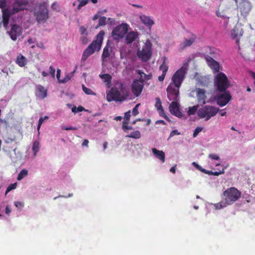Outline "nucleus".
Here are the masks:
<instances>
[{"instance_id": "31", "label": "nucleus", "mask_w": 255, "mask_h": 255, "mask_svg": "<svg viewBox=\"0 0 255 255\" xmlns=\"http://www.w3.org/2000/svg\"><path fill=\"white\" fill-rule=\"evenodd\" d=\"M100 77L105 82H107L108 85L111 84L112 77L108 74L100 75Z\"/></svg>"}, {"instance_id": "51", "label": "nucleus", "mask_w": 255, "mask_h": 255, "mask_svg": "<svg viewBox=\"0 0 255 255\" xmlns=\"http://www.w3.org/2000/svg\"><path fill=\"white\" fill-rule=\"evenodd\" d=\"M122 128L124 131H126V130L132 129L133 128L131 126H128L127 125H123Z\"/></svg>"}, {"instance_id": "33", "label": "nucleus", "mask_w": 255, "mask_h": 255, "mask_svg": "<svg viewBox=\"0 0 255 255\" xmlns=\"http://www.w3.org/2000/svg\"><path fill=\"white\" fill-rule=\"evenodd\" d=\"M198 106H194L191 107L189 108V110L188 111V114L189 115H194L197 111L198 108Z\"/></svg>"}, {"instance_id": "10", "label": "nucleus", "mask_w": 255, "mask_h": 255, "mask_svg": "<svg viewBox=\"0 0 255 255\" xmlns=\"http://www.w3.org/2000/svg\"><path fill=\"white\" fill-rule=\"evenodd\" d=\"M35 16L38 22H44L48 18L47 4L43 2L38 7V10L35 12Z\"/></svg>"}, {"instance_id": "40", "label": "nucleus", "mask_w": 255, "mask_h": 255, "mask_svg": "<svg viewBox=\"0 0 255 255\" xmlns=\"http://www.w3.org/2000/svg\"><path fill=\"white\" fill-rule=\"evenodd\" d=\"M17 186V183H14L10 184L9 186H8L6 188L5 194H7L8 192H10L11 190H13L16 188Z\"/></svg>"}, {"instance_id": "5", "label": "nucleus", "mask_w": 255, "mask_h": 255, "mask_svg": "<svg viewBox=\"0 0 255 255\" xmlns=\"http://www.w3.org/2000/svg\"><path fill=\"white\" fill-rule=\"evenodd\" d=\"M104 34V31L99 32L96 36V39L94 40L84 51L82 61H85L90 55L93 54L95 51L100 50L103 42Z\"/></svg>"}, {"instance_id": "26", "label": "nucleus", "mask_w": 255, "mask_h": 255, "mask_svg": "<svg viewBox=\"0 0 255 255\" xmlns=\"http://www.w3.org/2000/svg\"><path fill=\"white\" fill-rule=\"evenodd\" d=\"M136 72L139 75V80L142 81L143 83L144 82L149 80L151 79L152 75L151 74H149L146 75L144 74L142 71L140 70H136Z\"/></svg>"}, {"instance_id": "38", "label": "nucleus", "mask_w": 255, "mask_h": 255, "mask_svg": "<svg viewBox=\"0 0 255 255\" xmlns=\"http://www.w3.org/2000/svg\"><path fill=\"white\" fill-rule=\"evenodd\" d=\"M83 91L87 95H95V94L89 88H87L85 85H82Z\"/></svg>"}, {"instance_id": "43", "label": "nucleus", "mask_w": 255, "mask_h": 255, "mask_svg": "<svg viewBox=\"0 0 255 255\" xmlns=\"http://www.w3.org/2000/svg\"><path fill=\"white\" fill-rule=\"evenodd\" d=\"M159 69L160 70H162L163 74H166L168 70V66L167 65H161L160 66Z\"/></svg>"}, {"instance_id": "45", "label": "nucleus", "mask_w": 255, "mask_h": 255, "mask_svg": "<svg viewBox=\"0 0 255 255\" xmlns=\"http://www.w3.org/2000/svg\"><path fill=\"white\" fill-rule=\"evenodd\" d=\"M209 157L211 159H214V160H218L220 159V157L219 156H218L217 155L215 154H209Z\"/></svg>"}, {"instance_id": "22", "label": "nucleus", "mask_w": 255, "mask_h": 255, "mask_svg": "<svg viewBox=\"0 0 255 255\" xmlns=\"http://www.w3.org/2000/svg\"><path fill=\"white\" fill-rule=\"evenodd\" d=\"M16 147H14L9 150H5V152L7 153V155L9 156L13 162H17L19 158L18 153H16Z\"/></svg>"}, {"instance_id": "17", "label": "nucleus", "mask_w": 255, "mask_h": 255, "mask_svg": "<svg viewBox=\"0 0 255 255\" xmlns=\"http://www.w3.org/2000/svg\"><path fill=\"white\" fill-rule=\"evenodd\" d=\"M169 111L172 115L180 118L182 117L183 115L180 111L177 102H171L169 105Z\"/></svg>"}, {"instance_id": "42", "label": "nucleus", "mask_w": 255, "mask_h": 255, "mask_svg": "<svg viewBox=\"0 0 255 255\" xmlns=\"http://www.w3.org/2000/svg\"><path fill=\"white\" fill-rule=\"evenodd\" d=\"M139 106H140V104H137L136 105V106L133 109L132 112L133 116H136L138 114L139 112H138V108Z\"/></svg>"}, {"instance_id": "19", "label": "nucleus", "mask_w": 255, "mask_h": 255, "mask_svg": "<svg viewBox=\"0 0 255 255\" xmlns=\"http://www.w3.org/2000/svg\"><path fill=\"white\" fill-rule=\"evenodd\" d=\"M36 96L41 99H43L47 97V90L43 86L40 85L36 86Z\"/></svg>"}, {"instance_id": "13", "label": "nucleus", "mask_w": 255, "mask_h": 255, "mask_svg": "<svg viewBox=\"0 0 255 255\" xmlns=\"http://www.w3.org/2000/svg\"><path fill=\"white\" fill-rule=\"evenodd\" d=\"M8 33L12 40H16L17 37L19 36L22 33L21 27L17 25L13 24L11 26V29Z\"/></svg>"}, {"instance_id": "21", "label": "nucleus", "mask_w": 255, "mask_h": 255, "mask_svg": "<svg viewBox=\"0 0 255 255\" xmlns=\"http://www.w3.org/2000/svg\"><path fill=\"white\" fill-rule=\"evenodd\" d=\"M196 38V36L194 34H192L189 39H186L184 42L180 45V50H183L185 48L190 46L194 42Z\"/></svg>"}, {"instance_id": "62", "label": "nucleus", "mask_w": 255, "mask_h": 255, "mask_svg": "<svg viewBox=\"0 0 255 255\" xmlns=\"http://www.w3.org/2000/svg\"><path fill=\"white\" fill-rule=\"evenodd\" d=\"M159 124L166 125V123L163 120H158L155 122V124Z\"/></svg>"}, {"instance_id": "11", "label": "nucleus", "mask_w": 255, "mask_h": 255, "mask_svg": "<svg viewBox=\"0 0 255 255\" xmlns=\"http://www.w3.org/2000/svg\"><path fill=\"white\" fill-rule=\"evenodd\" d=\"M129 26L127 23H122L115 27L112 32V36L115 40L123 38L127 34Z\"/></svg>"}, {"instance_id": "32", "label": "nucleus", "mask_w": 255, "mask_h": 255, "mask_svg": "<svg viewBox=\"0 0 255 255\" xmlns=\"http://www.w3.org/2000/svg\"><path fill=\"white\" fill-rule=\"evenodd\" d=\"M28 175V171L25 169H22L18 174L17 180H21Z\"/></svg>"}, {"instance_id": "55", "label": "nucleus", "mask_w": 255, "mask_h": 255, "mask_svg": "<svg viewBox=\"0 0 255 255\" xmlns=\"http://www.w3.org/2000/svg\"><path fill=\"white\" fill-rule=\"evenodd\" d=\"M162 59H163V62L161 65H168V60H167V58H166L165 57H163L162 58Z\"/></svg>"}, {"instance_id": "49", "label": "nucleus", "mask_w": 255, "mask_h": 255, "mask_svg": "<svg viewBox=\"0 0 255 255\" xmlns=\"http://www.w3.org/2000/svg\"><path fill=\"white\" fill-rule=\"evenodd\" d=\"M224 168L223 169L222 171H216V172H213L212 175H215V176H219L220 174H224Z\"/></svg>"}, {"instance_id": "34", "label": "nucleus", "mask_w": 255, "mask_h": 255, "mask_svg": "<svg viewBox=\"0 0 255 255\" xmlns=\"http://www.w3.org/2000/svg\"><path fill=\"white\" fill-rule=\"evenodd\" d=\"M107 22V18L105 16H101L99 18V24L97 26H101L105 25Z\"/></svg>"}, {"instance_id": "59", "label": "nucleus", "mask_w": 255, "mask_h": 255, "mask_svg": "<svg viewBox=\"0 0 255 255\" xmlns=\"http://www.w3.org/2000/svg\"><path fill=\"white\" fill-rule=\"evenodd\" d=\"M176 166V164H175L174 166L171 167V168L170 169V171L174 174L175 173Z\"/></svg>"}, {"instance_id": "3", "label": "nucleus", "mask_w": 255, "mask_h": 255, "mask_svg": "<svg viewBox=\"0 0 255 255\" xmlns=\"http://www.w3.org/2000/svg\"><path fill=\"white\" fill-rule=\"evenodd\" d=\"M187 65L184 64L172 76V81L173 83H171L166 89L169 100L176 102L179 101V89L187 73Z\"/></svg>"}, {"instance_id": "57", "label": "nucleus", "mask_w": 255, "mask_h": 255, "mask_svg": "<svg viewBox=\"0 0 255 255\" xmlns=\"http://www.w3.org/2000/svg\"><path fill=\"white\" fill-rule=\"evenodd\" d=\"M14 140L11 138H7L6 139H4V141L6 143H10L13 142Z\"/></svg>"}, {"instance_id": "16", "label": "nucleus", "mask_w": 255, "mask_h": 255, "mask_svg": "<svg viewBox=\"0 0 255 255\" xmlns=\"http://www.w3.org/2000/svg\"><path fill=\"white\" fill-rule=\"evenodd\" d=\"M227 205V203L223 200L217 204H213L210 203H207L206 204V207L208 210L211 211L214 210H220L226 207Z\"/></svg>"}, {"instance_id": "18", "label": "nucleus", "mask_w": 255, "mask_h": 255, "mask_svg": "<svg viewBox=\"0 0 255 255\" xmlns=\"http://www.w3.org/2000/svg\"><path fill=\"white\" fill-rule=\"evenodd\" d=\"M196 91L198 103L201 106H202L206 103L205 91L200 88L197 89Z\"/></svg>"}, {"instance_id": "61", "label": "nucleus", "mask_w": 255, "mask_h": 255, "mask_svg": "<svg viewBox=\"0 0 255 255\" xmlns=\"http://www.w3.org/2000/svg\"><path fill=\"white\" fill-rule=\"evenodd\" d=\"M60 70L57 69L56 77L59 82H60V81H61V80L60 79Z\"/></svg>"}, {"instance_id": "63", "label": "nucleus", "mask_w": 255, "mask_h": 255, "mask_svg": "<svg viewBox=\"0 0 255 255\" xmlns=\"http://www.w3.org/2000/svg\"><path fill=\"white\" fill-rule=\"evenodd\" d=\"M107 21L108 22V23H110V24H112L114 21V19H113V18H108V19L107 20Z\"/></svg>"}, {"instance_id": "8", "label": "nucleus", "mask_w": 255, "mask_h": 255, "mask_svg": "<svg viewBox=\"0 0 255 255\" xmlns=\"http://www.w3.org/2000/svg\"><path fill=\"white\" fill-rule=\"evenodd\" d=\"M152 44L149 39H147L143 46L141 50H138L137 55L139 58L144 61H147L151 57L152 54Z\"/></svg>"}, {"instance_id": "25", "label": "nucleus", "mask_w": 255, "mask_h": 255, "mask_svg": "<svg viewBox=\"0 0 255 255\" xmlns=\"http://www.w3.org/2000/svg\"><path fill=\"white\" fill-rule=\"evenodd\" d=\"M112 51V47L107 44L104 48L103 54L102 55V59L103 62L107 61V58L110 56V53Z\"/></svg>"}, {"instance_id": "56", "label": "nucleus", "mask_w": 255, "mask_h": 255, "mask_svg": "<svg viewBox=\"0 0 255 255\" xmlns=\"http://www.w3.org/2000/svg\"><path fill=\"white\" fill-rule=\"evenodd\" d=\"M165 75H166V74H163V73H162L161 75H160V76H159L158 77V80H159V81H160V82L163 81L164 80V78H165Z\"/></svg>"}, {"instance_id": "29", "label": "nucleus", "mask_w": 255, "mask_h": 255, "mask_svg": "<svg viewBox=\"0 0 255 255\" xmlns=\"http://www.w3.org/2000/svg\"><path fill=\"white\" fill-rule=\"evenodd\" d=\"M156 103H155V107L156 108L157 111H158L159 115H161V113H163L164 114V111L161 105V102L159 98H156Z\"/></svg>"}, {"instance_id": "9", "label": "nucleus", "mask_w": 255, "mask_h": 255, "mask_svg": "<svg viewBox=\"0 0 255 255\" xmlns=\"http://www.w3.org/2000/svg\"><path fill=\"white\" fill-rule=\"evenodd\" d=\"M211 56L205 55V59L209 67L213 70L214 73H218L220 70V65L218 62L214 59H218L219 55L216 51L210 52Z\"/></svg>"}, {"instance_id": "52", "label": "nucleus", "mask_w": 255, "mask_h": 255, "mask_svg": "<svg viewBox=\"0 0 255 255\" xmlns=\"http://www.w3.org/2000/svg\"><path fill=\"white\" fill-rule=\"evenodd\" d=\"M11 211V210L10 207L8 205H7L5 209V213L6 215H9V214L10 213Z\"/></svg>"}, {"instance_id": "46", "label": "nucleus", "mask_w": 255, "mask_h": 255, "mask_svg": "<svg viewBox=\"0 0 255 255\" xmlns=\"http://www.w3.org/2000/svg\"><path fill=\"white\" fill-rule=\"evenodd\" d=\"M80 31L81 34L87 35V29L85 28L84 26H81L80 27Z\"/></svg>"}, {"instance_id": "64", "label": "nucleus", "mask_w": 255, "mask_h": 255, "mask_svg": "<svg viewBox=\"0 0 255 255\" xmlns=\"http://www.w3.org/2000/svg\"><path fill=\"white\" fill-rule=\"evenodd\" d=\"M84 108L83 107H82V106H79V107L77 108V112H82V111H84Z\"/></svg>"}, {"instance_id": "44", "label": "nucleus", "mask_w": 255, "mask_h": 255, "mask_svg": "<svg viewBox=\"0 0 255 255\" xmlns=\"http://www.w3.org/2000/svg\"><path fill=\"white\" fill-rule=\"evenodd\" d=\"M61 127L62 129H64V130H77V128L76 127H65L64 126H62Z\"/></svg>"}, {"instance_id": "7", "label": "nucleus", "mask_w": 255, "mask_h": 255, "mask_svg": "<svg viewBox=\"0 0 255 255\" xmlns=\"http://www.w3.org/2000/svg\"><path fill=\"white\" fill-rule=\"evenodd\" d=\"M224 200L228 205L236 201L241 196V192L235 187L228 188L223 193Z\"/></svg>"}, {"instance_id": "15", "label": "nucleus", "mask_w": 255, "mask_h": 255, "mask_svg": "<svg viewBox=\"0 0 255 255\" xmlns=\"http://www.w3.org/2000/svg\"><path fill=\"white\" fill-rule=\"evenodd\" d=\"M143 83L140 80H134L132 85V92L136 96L138 97L142 92Z\"/></svg>"}, {"instance_id": "14", "label": "nucleus", "mask_w": 255, "mask_h": 255, "mask_svg": "<svg viewBox=\"0 0 255 255\" xmlns=\"http://www.w3.org/2000/svg\"><path fill=\"white\" fill-rule=\"evenodd\" d=\"M243 29L241 24H237L231 32V35L232 38L236 39V42L238 43L240 38L243 35Z\"/></svg>"}, {"instance_id": "60", "label": "nucleus", "mask_w": 255, "mask_h": 255, "mask_svg": "<svg viewBox=\"0 0 255 255\" xmlns=\"http://www.w3.org/2000/svg\"><path fill=\"white\" fill-rule=\"evenodd\" d=\"M0 123L4 124L6 128L8 127V123L6 121L4 120L0 119Z\"/></svg>"}, {"instance_id": "20", "label": "nucleus", "mask_w": 255, "mask_h": 255, "mask_svg": "<svg viewBox=\"0 0 255 255\" xmlns=\"http://www.w3.org/2000/svg\"><path fill=\"white\" fill-rule=\"evenodd\" d=\"M138 36V33L136 31H130L128 32L126 37V42L127 44H130L135 41Z\"/></svg>"}, {"instance_id": "12", "label": "nucleus", "mask_w": 255, "mask_h": 255, "mask_svg": "<svg viewBox=\"0 0 255 255\" xmlns=\"http://www.w3.org/2000/svg\"><path fill=\"white\" fill-rule=\"evenodd\" d=\"M252 8V4L248 0H242L239 4V9L241 14L246 17L248 15Z\"/></svg>"}, {"instance_id": "24", "label": "nucleus", "mask_w": 255, "mask_h": 255, "mask_svg": "<svg viewBox=\"0 0 255 255\" xmlns=\"http://www.w3.org/2000/svg\"><path fill=\"white\" fill-rule=\"evenodd\" d=\"M139 18L142 22L147 27H150L154 24L153 20L149 16L141 15Z\"/></svg>"}, {"instance_id": "30", "label": "nucleus", "mask_w": 255, "mask_h": 255, "mask_svg": "<svg viewBox=\"0 0 255 255\" xmlns=\"http://www.w3.org/2000/svg\"><path fill=\"white\" fill-rule=\"evenodd\" d=\"M126 137L134 139H138L141 137V134L139 131L135 130L130 132L129 134L127 135Z\"/></svg>"}, {"instance_id": "6", "label": "nucleus", "mask_w": 255, "mask_h": 255, "mask_svg": "<svg viewBox=\"0 0 255 255\" xmlns=\"http://www.w3.org/2000/svg\"><path fill=\"white\" fill-rule=\"evenodd\" d=\"M220 111V109L217 107L207 105L200 108L197 111V115L201 119L205 118V120L207 121L216 116Z\"/></svg>"}, {"instance_id": "48", "label": "nucleus", "mask_w": 255, "mask_h": 255, "mask_svg": "<svg viewBox=\"0 0 255 255\" xmlns=\"http://www.w3.org/2000/svg\"><path fill=\"white\" fill-rule=\"evenodd\" d=\"M130 111H129L125 114V119L126 120L128 121H129L130 117Z\"/></svg>"}, {"instance_id": "28", "label": "nucleus", "mask_w": 255, "mask_h": 255, "mask_svg": "<svg viewBox=\"0 0 255 255\" xmlns=\"http://www.w3.org/2000/svg\"><path fill=\"white\" fill-rule=\"evenodd\" d=\"M16 63L20 67H23L26 63V59L24 56L20 54L17 57Z\"/></svg>"}, {"instance_id": "2", "label": "nucleus", "mask_w": 255, "mask_h": 255, "mask_svg": "<svg viewBox=\"0 0 255 255\" xmlns=\"http://www.w3.org/2000/svg\"><path fill=\"white\" fill-rule=\"evenodd\" d=\"M214 84L218 91L224 92V93L214 96V100L217 102L218 105L223 107L227 105L232 99L229 92L226 91L229 86V82L226 75L221 72L216 75Z\"/></svg>"}, {"instance_id": "36", "label": "nucleus", "mask_w": 255, "mask_h": 255, "mask_svg": "<svg viewBox=\"0 0 255 255\" xmlns=\"http://www.w3.org/2000/svg\"><path fill=\"white\" fill-rule=\"evenodd\" d=\"M48 118L49 117L48 116H45L44 117H40L39 118L38 124L37 126V130L38 131L42 123L45 121V120L48 119Z\"/></svg>"}, {"instance_id": "47", "label": "nucleus", "mask_w": 255, "mask_h": 255, "mask_svg": "<svg viewBox=\"0 0 255 255\" xmlns=\"http://www.w3.org/2000/svg\"><path fill=\"white\" fill-rule=\"evenodd\" d=\"M49 72H50V74H51V76L54 78V76H55V69L54 67H53L52 66H50L49 67Z\"/></svg>"}, {"instance_id": "41", "label": "nucleus", "mask_w": 255, "mask_h": 255, "mask_svg": "<svg viewBox=\"0 0 255 255\" xmlns=\"http://www.w3.org/2000/svg\"><path fill=\"white\" fill-rule=\"evenodd\" d=\"M72 77V74H69L68 75H67L64 79L60 81V82L62 83H66L68 82L71 78Z\"/></svg>"}, {"instance_id": "58", "label": "nucleus", "mask_w": 255, "mask_h": 255, "mask_svg": "<svg viewBox=\"0 0 255 255\" xmlns=\"http://www.w3.org/2000/svg\"><path fill=\"white\" fill-rule=\"evenodd\" d=\"M89 141L87 139H84L82 145L83 146H88Z\"/></svg>"}, {"instance_id": "50", "label": "nucleus", "mask_w": 255, "mask_h": 255, "mask_svg": "<svg viewBox=\"0 0 255 255\" xmlns=\"http://www.w3.org/2000/svg\"><path fill=\"white\" fill-rule=\"evenodd\" d=\"M179 134H180V133L177 130L174 129L171 132V133L170 134V137L173 136L175 135H179Z\"/></svg>"}, {"instance_id": "23", "label": "nucleus", "mask_w": 255, "mask_h": 255, "mask_svg": "<svg viewBox=\"0 0 255 255\" xmlns=\"http://www.w3.org/2000/svg\"><path fill=\"white\" fill-rule=\"evenodd\" d=\"M152 152L154 155L158 159H159L161 162H165V153L162 150H158L155 148L151 149Z\"/></svg>"}, {"instance_id": "27", "label": "nucleus", "mask_w": 255, "mask_h": 255, "mask_svg": "<svg viewBox=\"0 0 255 255\" xmlns=\"http://www.w3.org/2000/svg\"><path fill=\"white\" fill-rule=\"evenodd\" d=\"M40 142L38 140H35L32 144V150L33 152L34 157H36L38 152L40 150Z\"/></svg>"}, {"instance_id": "53", "label": "nucleus", "mask_w": 255, "mask_h": 255, "mask_svg": "<svg viewBox=\"0 0 255 255\" xmlns=\"http://www.w3.org/2000/svg\"><path fill=\"white\" fill-rule=\"evenodd\" d=\"M73 196V194L72 193H69L68 194V195L67 196H62V195H60L58 197H55L54 198V200H56V199H57L58 198H60V197H64V198H68V197H71L72 196Z\"/></svg>"}, {"instance_id": "39", "label": "nucleus", "mask_w": 255, "mask_h": 255, "mask_svg": "<svg viewBox=\"0 0 255 255\" xmlns=\"http://www.w3.org/2000/svg\"><path fill=\"white\" fill-rule=\"evenodd\" d=\"M203 128L201 127H197L193 132V137H196L198 134L203 130Z\"/></svg>"}, {"instance_id": "1", "label": "nucleus", "mask_w": 255, "mask_h": 255, "mask_svg": "<svg viewBox=\"0 0 255 255\" xmlns=\"http://www.w3.org/2000/svg\"><path fill=\"white\" fill-rule=\"evenodd\" d=\"M10 0H0V8L2 13V23L4 27L7 29L10 16L26 8L27 0H13L11 7L8 5Z\"/></svg>"}, {"instance_id": "54", "label": "nucleus", "mask_w": 255, "mask_h": 255, "mask_svg": "<svg viewBox=\"0 0 255 255\" xmlns=\"http://www.w3.org/2000/svg\"><path fill=\"white\" fill-rule=\"evenodd\" d=\"M192 164L197 169H198L199 170V169H201V166L200 165H199V164H198L196 162H192Z\"/></svg>"}, {"instance_id": "35", "label": "nucleus", "mask_w": 255, "mask_h": 255, "mask_svg": "<svg viewBox=\"0 0 255 255\" xmlns=\"http://www.w3.org/2000/svg\"><path fill=\"white\" fill-rule=\"evenodd\" d=\"M89 0H78L79 4L78 5L77 9L80 10L82 7L87 4Z\"/></svg>"}, {"instance_id": "37", "label": "nucleus", "mask_w": 255, "mask_h": 255, "mask_svg": "<svg viewBox=\"0 0 255 255\" xmlns=\"http://www.w3.org/2000/svg\"><path fill=\"white\" fill-rule=\"evenodd\" d=\"M14 205L17 209V210L20 211L22 208L24 207V203L20 201H15Z\"/></svg>"}, {"instance_id": "4", "label": "nucleus", "mask_w": 255, "mask_h": 255, "mask_svg": "<svg viewBox=\"0 0 255 255\" xmlns=\"http://www.w3.org/2000/svg\"><path fill=\"white\" fill-rule=\"evenodd\" d=\"M128 96V89L122 83L117 84L107 93V100L108 102H122L125 101Z\"/></svg>"}]
</instances>
